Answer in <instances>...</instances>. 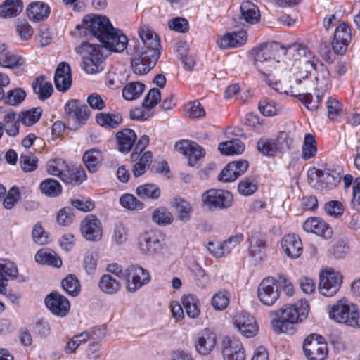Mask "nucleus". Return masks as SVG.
Here are the masks:
<instances>
[{
  "instance_id": "obj_1",
  "label": "nucleus",
  "mask_w": 360,
  "mask_h": 360,
  "mask_svg": "<svg viewBox=\"0 0 360 360\" xmlns=\"http://www.w3.org/2000/svg\"><path fill=\"white\" fill-rule=\"evenodd\" d=\"M139 35L142 45L136 48L131 64L136 75H143L155 65L160 56V41L158 35L146 25L140 27Z\"/></svg>"
},
{
  "instance_id": "obj_2",
  "label": "nucleus",
  "mask_w": 360,
  "mask_h": 360,
  "mask_svg": "<svg viewBox=\"0 0 360 360\" xmlns=\"http://www.w3.org/2000/svg\"><path fill=\"white\" fill-rule=\"evenodd\" d=\"M276 47V44L271 42L261 44L252 50L254 65L256 69L264 76L270 75L280 63L275 58L278 56Z\"/></svg>"
},
{
  "instance_id": "obj_3",
  "label": "nucleus",
  "mask_w": 360,
  "mask_h": 360,
  "mask_svg": "<svg viewBox=\"0 0 360 360\" xmlns=\"http://www.w3.org/2000/svg\"><path fill=\"white\" fill-rule=\"evenodd\" d=\"M112 25L106 16L94 14L85 15L82 24L76 26L77 30H84L85 35H88L87 32H89L100 42L104 39L110 30H112Z\"/></svg>"
},
{
  "instance_id": "obj_4",
  "label": "nucleus",
  "mask_w": 360,
  "mask_h": 360,
  "mask_svg": "<svg viewBox=\"0 0 360 360\" xmlns=\"http://www.w3.org/2000/svg\"><path fill=\"white\" fill-rule=\"evenodd\" d=\"M81 48L89 54L88 56L83 58L81 63L82 68L86 73L94 74L104 69V58L100 45L86 41L82 44Z\"/></svg>"
},
{
  "instance_id": "obj_5",
  "label": "nucleus",
  "mask_w": 360,
  "mask_h": 360,
  "mask_svg": "<svg viewBox=\"0 0 360 360\" xmlns=\"http://www.w3.org/2000/svg\"><path fill=\"white\" fill-rule=\"evenodd\" d=\"M124 280L127 290L135 292L150 282V276L148 270L139 265L134 264L124 269Z\"/></svg>"
},
{
  "instance_id": "obj_6",
  "label": "nucleus",
  "mask_w": 360,
  "mask_h": 360,
  "mask_svg": "<svg viewBox=\"0 0 360 360\" xmlns=\"http://www.w3.org/2000/svg\"><path fill=\"white\" fill-rule=\"evenodd\" d=\"M65 112L69 124H72L75 129L84 124L91 113L88 106L79 100L69 101L65 106Z\"/></svg>"
},
{
  "instance_id": "obj_7",
  "label": "nucleus",
  "mask_w": 360,
  "mask_h": 360,
  "mask_svg": "<svg viewBox=\"0 0 360 360\" xmlns=\"http://www.w3.org/2000/svg\"><path fill=\"white\" fill-rule=\"evenodd\" d=\"M342 276L333 269L326 270L320 274L319 290L326 297H333L340 290Z\"/></svg>"
},
{
  "instance_id": "obj_8",
  "label": "nucleus",
  "mask_w": 360,
  "mask_h": 360,
  "mask_svg": "<svg viewBox=\"0 0 360 360\" xmlns=\"http://www.w3.org/2000/svg\"><path fill=\"white\" fill-rule=\"evenodd\" d=\"M321 335L313 334L305 338L303 349L309 360H323L328 354V347Z\"/></svg>"
},
{
  "instance_id": "obj_9",
  "label": "nucleus",
  "mask_w": 360,
  "mask_h": 360,
  "mask_svg": "<svg viewBox=\"0 0 360 360\" xmlns=\"http://www.w3.org/2000/svg\"><path fill=\"white\" fill-rule=\"evenodd\" d=\"M176 149L188 158V165L198 167L205 156L203 148L195 142L182 140L175 144Z\"/></svg>"
},
{
  "instance_id": "obj_10",
  "label": "nucleus",
  "mask_w": 360,
  "mask_h": 360,
  "mask_svg": "<svg viewBox=\"0 0 360 360\" xmlns=\"http://www.w3.org/2000/svg\"><path fill=\"white\" fill-rule=\"evenodd\" d=\"M202 201L210 208L226 209L231 206L233 196L227 191L211 189L202 195Z\"/></svg>"
},
{
  "instance_id": "obj_11",
  "label": "nucleus",
  "mask_w": 360,
  "mask_h": 360,
  "mask_svg": "<svg viewBox=\"0 0 360 360\" xmlns=\"http://www.w3.org/2000/svg\"><path fill=\"white\" fill-rule=\"evenodd\" d=\"M221 346L224 360H245V349L240 340L224 336Z\"/></svg>"
},
{
  "instance_id": "obj_12",
  "label": "nucleus",
  "mask_w": 360,
  "mask_h": 360,
  "mask_svg": "<svg viewBox=\"0 0 360 360\" xmlns=\"http://www.w3.org/2000/svg\"><path fill=\"white\" fill-rule=\"evenodd\" d=\"M257 295L263 304L273 305L280 295L276 279L271 276L264 278L258 286Z\"/></svg>"
},
{
  "instance_id": "obj_13",
  "label": "nucleus",
  "mask_w": 360,
  "mask_h": 360,
  "mask_svg": "<svg viewBox=\"0 0 360 360\" xmlns=\"http://www.w3.org/2000/svg\"><path fill=\"white\" fill-rule=\"evenodd\" d=\"M82 236L89 241H98L102 238L103 228L101 221L94 214H88L81 221Z\"/></svg>"
},
{
  "instance_id": "obj_14",
  "label": "nucleus",
  "mask_w": 360,
  "mask_h": 360,
  "mask_svg": "<svg viewBox=\"0 0 360 360\" xmlns=\"http://www.w3.org/2000/svg\"><path fill=\"white\" fill-rule=\"evenodd\" d=\"M163 236L153 232H146L139 236V248L146 255H153L161 250Z\"/></svg>"
},
{
  "instance_id": "obj_15",
  "label": "nucleus",
  "mask_w": 360,
  "mask_h": 360,
  "mask_svg": "<svg viewBox=\"0 0 360 360\" xmlns=\"http://www.w3.org/2000/svg\"><path fill=\"white\" fill-rule=\"evenodd\" d=\"M273 43L276 44L277 46L276 51L278 56H283L285 57V59L288 60V62H285V70L292 72L293 74L296 73L295 68H297L298 60L297 53L299 51H302L305 53L306 49L304 48V45L299 43H295L289 45L288 46H284L278 42L274 41Z\"/></svg>"
},
{
  "instance_id": "obj_16",
  "label": "nucleus",
  "mask_w": 360,
  "mask_h": 360,
  "mask_svg": "<svg viewBox=\"0 0 360 360\" xmlns=\"http://www.w3.org/2000/svg\"><path fill=\"white\" fill-rule=\"evenodd\" d=\"M101 43V49L105 48L111 51L122 52L127 48L128 39L121 30L112 27Z\"/></svg>"
},
{
  "instance_id": "obj_17",
  "label": "nucleus",
  "mask_w": 360,
  "mask_h": 360,
  "mask_svg": "<svg viewBox=\"0 0 360 360\" xmlns=\"http://www.w3.org/2000/svg\"><path fill=\"white\" fill-rule=\"evenodd\" d=\"M47 308L55 315H66L70 310L69 300L63 295L54 291L45 298Z\"/></svg>"
},
{
  "instance_id": "obj_18",
  "label": "nucleus",
  "mask_w": 360,
  "mask_h": 360,
  "mask_svg": "<svg viewBox=\"0 0 360 360\" xmlns=\"http://www.w3.org/2000/svg\"><path fill=\"white\" fill-rule=\"evenodd\" d=\"M0 65L4 68L15 70L17 72H22L24 70V59L8 50L5 44H1Z\"/></svg>"
},
{
  "instance_id": "obj_19",
  "label": "nucleus",
  "mask_w": 360,
  "mask_h": 360,
  "mask_svg": "<svg viewBox=\"0 0 360 360\" xmlns=\"http://www.w3.org/2000/svg\"><path fill=\"white\" fill-rule=\"evenodd\" d=\"M302 321L301 316H276L271 320V325L276 334L294 333L295 325Z\"/></svg>"
},
{
  "instance_id": "obj_20",
  "label": "nucleus",
  "mask_w": 360,
  "mask_h": 360,
  "mask_svg": "<svg viewBox=\"0 0 360 360\" xmlns=\"http://www.w3.org/2000/svg\"><path fill=\"white\" fill-rule=\"evenodd\" d=\"M234 328L244 337H255L259 330V326L254 316H234L232 321Z\"/></svg>"
},
{
  "instance_id": "obj_21",
  "label": "nucleus",
  "mask_w": 360,
  "mask_h": 360,
  "mask_svg": "<svg viewBox=\"0 0 360 360\" xmlns=\"http://www.w3.org/2000/svg\"><path fill=\"white\" fill-rule=\"evenodd\" d=\"M317 188L331 190L340 182L341 176L336 170L330 169H317L316 171Z\"/></svg>"
},
{
  "instance_id": "obj_22",
  "label": "nucleus",
  "mask_w": 360,
  "mask_h": 360,
  "mask_svg": "<svg viewBox=\"0 0 360 360\" xmlns=\"http://www.w3.org/2000/svg\"><path fill=\"white\" fill-rule=\"evenodd\" d=\"M55 86L59 91L65 92L71 86L72 76L70 65L66 62L58 64L54 76Z\"/></svg>"
},
{
  "instance_id": "obj_23",
  "label": "nucleus",
  "mask_w": 360,
  "mask_h": 360,
  "mask_svg": "<svg viewBox=\"0 0 360 360\" xmlns=\"http://www.w3.org/2000/svg\"><path fill=\"white\" fill-rule=\"evenodd\" d=\"M303 229L307 232L314 233L325 239H329L333 236L332 228L323 220L317 217L307 219L303 224Z\"/></svg>"
},
{
  "instance_id": "obj_24",
  "label": "nucleus",
  "mask_w": 360,
  "mask_h": 360,
  "mask_svg": "<svg viewBox=\"0 0 360 360\" xmlns=\"http://www.w3.org/2000/svg\"><path fill=\"white\" fill-rule=\"evenodd\" d=\"M248 255L257 262L263 259L266 252V240L260 233H253L248 239Z\"/></svg>"
},
{
  "instance_id": "obj_25",
  "label": "nucleus",
  "mask_w": 360,
  "mask_h": 360,
  "mask_svg": "<svg viewBox=\"0 0 360 360\" xmlns=\"http://www.w3.org/2000/svg\"><path fill=\"white\" fill-rule=\"evenodd\" d=\"M216 342V333L210 329H205L197 338L195 346L200 354L207 355L214 349Z\"/></svg>"
},
{
  "instance_id": "obj_26",
  "label": "nucleus",
  "mask_w": 360,
  "mask_h": 360,
  "mask_svg": "<svg viewBox=\"0 0 360 360\" xmlns=\"http://www.w3.org/2000/svg\"><path fill=\"white\" fill-rule=\"evenodd\" d=\"M247 33L244 30L233 32L224 34L217 40V44L221 49L236 48L243 45L246 41Z\"/></svg>"
},
{
  "instance_id": "obj_27",
  "label": "nucleus",
  "mask_w": 360,
  "mask_h": 360,
  "mask_svg": "<svg viewBox=\"0 0 360 360\" xmlns=\"http://www.w3.org/2000/svg\"><path fill=\"white\" fill-rule=\"evenodd\" d=\"M282 248L288 257L297 258L302 252V243L298 236L288 234L283 238Z\"/></svg>"
},
{
  "instance_id": "obj_28",
  "label": "nucleus",
  "mask_w": 360,
  "mask_h": 360,
  "mask_svg": "<svg viewBox=\"0 0 360 360\" xmlns=\"http://www.w3.org/2000/svg\"><path fill=\"white\" fill-rule=\"evenodd\" d=\"M17 275L18 269L13 262L6 260L0 262V293L6 292L7 281L15 278Z\"/></svg>"
},
{
  "instance_id": "obj_29",
  "label": "nucleus",
  "mask_w": 360,
  "mask_h": 360,
  "mask_svg": "<svg viewBox=\"0 0 360 360\" xmlns=\"http://www.w3.org/2000/svg\"><path fill=\"white\" fill-rule=\"evenodd\" d=\"M328 309L329 315H354L359 313L357 305L345 298L339 300Z\"/></svg>"
},
{
  "instance_id": "obj_30",
  "label": "nucleus",
  "mask_w": 360,
  "mask_h": 360,
  "mask_svg": "<svg viewBox=\"0 0 360 360\" xmlns=\"http://www.w3.org/2000/svg\"><path fill=\"white\" fill-rule=\"evenodd\" d=\"M27 13L29 18L35 22L42 21L46 19L50 14L49 6L41 1H34L27 8Z\"/></svg>"
},
{
  "instance_id": "obj_31",
  "label": "nucleus",
  "mask_w": 360,
  "mask_h": 360,
  "mask_svg": "<svg viewBox=\"0 0 360 360\" xmlns=\"http://www.w3.org/2000/svg\"><path fill=\"white\" fill-rule=\"evenodd\" d=\"M241 18L246 22L254 25L260 20V11L258 6L250 1H243L240 6Z\"/></svg>"
},
{
  "instance_id": "obj_32",
  "label": "nucleus",
  "mask_w": 360,
  "mask_h": 360,
  "mask_svg": "<svg viewBox=\"0 0 360 360\" xmlns=\"http://www.w3.org/2000/svg\"><path fill=\"white\" fill-rule=\"evenodd\" d=\"M118 148L121 152H129L131 150L136 139V133L131 129H124L116 134Z\"/></svg>"
},
{
  "instance_id": "obj_33",
  "label": "nucleus",
  "mask_w": 360,
  "mask_h": 360,
  "mask_svg": "<svg viewBox=\"0 0 360 360\" xmlns=\"http://www.w3.org/2000/svg\"><path fill=\"white\" fill-rule=\"evenodd\" d=\"M86 178V172L82 167L70 168L68 165L60 176V179L68 184H80Z\"/></svg>"
},
{
  "instance_id": "obj_34",
  "label": "nucleus",
  "mask_w": 360,
  "mask_h": 360,
  "mask_svg": "<svg viewBox=\"0 0 360 360\" xmlns=\"http://www.w3.org/2000/svg\"><path fill=\"white\" fill-rule=\"evenodd\" d=\"M32 86L34 93L41 101L48 99L53 91L52 84L49 82H45L44 76H39L34 79Z\"/></svg>"
},
{
  "instance_id": "obj_35",
  "label": "nucleus",
  "mask_w": 360,
  "mask_h": 360,
  "mask_svg": "<svg viewBox=\"0 0 360 360\" xmlns=\"http://www.w3.org/2000/svg\"><path fill=\"white\" fill-rule=\"evenodd\" d=\"M304 48L306 49L305 53L299 51L297 53L298 56L297 67L300 65H303L307 73L310 72L311 70H318L319 60L307 46L304 45Z\"/></svg>"
},
{
  "instance_id": "obj_36",
  "label": "nucleus",
  "mask_w": 360,
  "mask_h": 360,
  "mask_svg": "<svg viewBox=\"0 0 360 360\" xmlns=\"http://www.w3.org/2000/svg\"><path fill=\"white\" fill-rule=\"evenodd\" d=\"M173 207L175 208L177 219L186 223L191 219L193 207L191 205L181 198H176L173 201Z\"/></svg>"
},
{
  "instance_id": "obj_37",
  "label": "nucleus",
  "mask_w": 360,
  "mask_h": 360,
  "mask_svg": "<svg viewBox=\"0 0 360 360\" xmlns=\"http://www.w3.org/2000/svg\"><path fill=\"white\" fill-rule=\"evenodd\" d=\"M35 259L37 262L41 264L51 265L55 267H60L62 265V260L56 253L48 248L39 250L36 255Z\"/></svg>"
},
{
  "instance_id": "obj_38",
  "label": "nucleus",
  "mask_w": 360,
  "mask_h": 360,
  "mask_svg": "<svg viewBox=\"0 0 360 360\" xmlns=\"http://www.w3.org/2000/svg\"><path fill=\"white\" fill-rule=\"evenodd\" d=\"M83 161L91 173L98 171L102 161L101 152L96 148L86 151L83 155Z\"/></svg>"
},
{
  "instance_id": "obj_39",
  "label": "nucleus",
  "mask_w": 360,
  "mask_h": 360,
  "mask_svg": "<svg viewBox=\"0 0 360 360\" xmlns=\"http://www.w3.org/2000/svg\"><path fill=\"white\" fill-rule=\"evenodd\" d=\"M23 9L21 0H6L0 6V15L3 18H11L19 15Z\"/></svg>"
},
{
  "instance_id": "obj_40",
  "label": "nucleus",
  "mask_w": 360,
  "mask_h": 360,
  "mask_svg": "<svg viewBox=\"0 0 360 360\" xmlns=\"http://www.w3.org/2000/svg\"><path fill=\"white\" fill-rule=\"evenodd\" d=\"M220 152L226 155H239L245 150L243 143L238 139L220 143L218 146Z\"/></svg>"
},
{
  "instance_id": "obj_41",
  "label": "nucleus",
  "mask_w": 360,
  "mask_h": 360,
  "mask_svg": "<svg viewBox=\"0 0 360 360\" xmlns=\"http://www.w3.org/2000/svg\"><path fill=\"white\" fill-rule=\"evenodd\" d=\"M309 309L308 302L301 300L294 304H285L280 309V311L282 315H308Z\"/></svg>"
},
{
  "instance_id": "obj_42",
  "label": "nucleus",
  "mask_w": 360,
  "mask_h": 360,
  "mask_svg": "<svg viewBox=\"0 0 360 360\" xmlns=\"http://www.w3.org/2000/svg\"><path fill=\"white\" fill-rule=\"evenodd\" d=\"M40 190L41 193L46 196L55 198L62 193V186L56 179L49 178L44 180L40 184Z\"/></svg>"
},
{
  "instance_id": "obj_43",
  "label": "nucleus",
  "mask_w": 360,
  "mask_h": 360,
  "mask_svg": "<svg viewBox=\"0 0 360 360\" xmlns=\"http://www.w3.org/2000/svg\"><path fill=\"white\" fill-rule=\"evenodd\" d=\"M120 114L99 113L96 116V122L101 127L107 129H114L122 122Z\"/></svg>"
},
{
  "instance_id": "obj_44",
  "label": "nucleus",
  "mask_w": 360,
  "mask_h": 360,
  "mask_svg": "<svg viewBox=\"0 0 360 360\" xmlns=\"http://www.w3.org/2000/svg\"><path fill=\"white\" fill-rule=\"evenodd\" d=\"M98 285L103 292L110 295L117 292L121 288L120 282L109 274L102 276Z\"/></svg>"
},
{
  "instance_id": "obj_45",
  "label": "nucleus",
  "mask_w": 360,
  "mask_h": 360,
  "mask_svg": "<svg viewBox=\"0 0 360 360\" xmlns=\"http://www.w3.org/2000/svg\"><path fill=\"white\" fill-rule=\"evenodd\" d=\"M4 131L10 136H15L19 133V121L16 120V115L13 112H8L4 115Z\"/></svg>"
},
{
  "instance_id": "obj_46",
  "label": "nucleus",
  "mask_w": 360,
  "mask_h": 360,
  "mask_svg": "<svg viewBox=\"0 0 360 360\" xmlns=\"http://www.w3.org/2000/svg\"><path fill=\"white\" fill-rule=\"evenodd\" d=\"M137 195L142 199H158L161 194L160 188L154 184H146L136 188Z\"/></svg>"
},
{
  "instance_id": "obj_47",
  "label": "nucleus",
  "mask_w": 360,
  "mask_h": 360,
  "mask_svg": "<svg viewBox=\"0 0 360 360\" xmlns=\"http://www.w3.org/2000/svg\"><path fill=\"white\" fill-rule=\"evenodd\" d=\"M63 290L70 296L77 297L81 290L80 283L74 274H68L61 283Z\"/></svg>"
},
{
  "instance_id": "obj_48",
  "label": "nucleus",
  "mask_w": 360,
  "mask_h": 360,
  "mask_svg": "<svg viewBox=\"0 0 360 360\" xmlns=\"http://www.w3.org/2000/svg\"><path fill=\"white\" fill-rule=\"evenodd\" d=\"M146 86L139 82H132L127 84L122 90L124 99L132 101L139 98L144 91Z\"/></svg>"
},
{
  "instance_id": "obj_49",
  "label": "nucleus",
  "mask_w": 360,
  "mask_h": 360,
  "mask_svg": "<svg viewBox=\"0 0 360 360\" xmlns=\"http://www.w3.org/2000/svg\"><path fill=\"white\" fill-rule=\"evenodd\" d=\"M182 306L187 315H199L200 302L198 297L193 295H184L181 297Z\"/></svg>"
},
{
  "instance_id": "obj_50",
  "label": "nucleus",
  "mask_w": 360,
  "mask_h": 360,
  "mask_svg": "<svg viewBox=\"0 0 360 360\" xmlns=\"http://www.w3.org/2000/svg\"><path fill=\"white\" fill-rule=\"evenodd\" d=\"M153 153L150 151L145 152L135 163L132 168V173L135 177L143 175L152 162Z\"/></svg>"
},
{
  "instance_id": "obj_51",
  "label": "nucleus",
  "mask_w": 360,
  "mask_h": 360,
  "mask_svg": "<svg viewBox=\"0 0 360 360\" xmlns=\"http://www.w3.org/2000/svg\"><path fill=\"white\" fill-rule=\"evenodd\" d=\"M317 152L316 143L313 135L307 134L304 139L302 148V157L304 160H308L314 157Z\"/></svg>"
},
{
  "instance_id": "obj_52",
  "label": "nucleus",
  "mask_w": 360,
  "mask_h": 360,
  "mask_svg": "<svg viewBox=\"0 0 360 360\" xmlns=\"http://www.w3.org/2000/svg\"><path fill=\"white\" fill-rule=\"evenodd\" d=\"M40 107L34 108L25 112H22L18 118L26 126H32L38 122L42 114Z\"/></svg>"
},
{
  "instance_id": "obj_53",
  "label": "nucleus",
  "mask_w": 360,
  "mask_h": 360,
  "mask_svg": "<svg viewBox=\"0 0 360 360\" xmlns=\"http://www.w3.org/2000/svg\"><path fill=\"white\" fill-rule=\"evenodd\" d=\"M349 249L347 238H340L330 250L329 253L335 259H342L348 253Z\"/></svg>"
},
{
  "instance_id": "obj_54",
  "label": "nucleus",
  "mask_w": 360,
  "mask_h": 360,
  "mask_svg": "<svg viewBox=\"0 0 360 360\" xmlns=\"http://www.w3.org/2000/svg\"><path fill=\"white\" fill-rule=\"evenodd\" d=\"M152 219L159 225L170 224L174 219L172 214L165 207H159L155 210Z\"/></svg>"
},
{
  "instance_id": "obj_55",
  "label": "nucleus",
  "mask_w": 360,
  "mask_h": 360,
  "mask_svg": "<svg viewBox=\"0 0 360 360\" xmlns=\"http://www.w3.org/2000/svg\"><path fill=\"white\" fill-rule=\"evenodd\" d=\"M68 165H66L64 160L62 158H55L50 160L47 162V172L49 174L56 176L60 178L62 174L66 169Z\"/></svg>"
},
{
  "instance_id": "obj_56",
  "label": "nucleus",
  "mask_w": 360,
  "mask_h": 360,
  "mask_svg": "<svg viewBox=\"0 0 360 360\" xmlns=\"http://www.w3.org/2000/svg\"><path fill=\"white\" fill-rule=\"evenodd\" d=\"M75 219L74 210L71 207H65L60 209L57 214L56 221L63 226L70 225Z\"/></svg>"
},
{
  "instance_id": "obj_57",
  "label": "nucleus",
  "mask_w": 360,
  "mask_h": 360,
  "mask_svg": "<svg viewBox=\"0 0 360 360\" xmlns=\"http://www.w3.org/2000/svg\"><path fill=\"white\" fill-rule=\"evenodd\" d=\"M229 304V292L226 291H219L215 293L211 300V304L217 311H222Z\"/></svg>"
},
{
  "instance_id": "obj_58",
  "label": "nucleus",
  "mask_w": 360,
  "mask_h": 360,
  "mask_svg": "<svg viewBox=\"0 0 360 360\" xmlns=\"http://www.w3.org/2000/svg\"><path fill=\"white\" fill-rule=\"evenodd\" d=\"M328 109V117L330 120H336L340 117L343 113L342 106L336 98H329L326 103Z\"/></svg>"
},
{
  "instance_id": "obj_59",
  "label": "nucleus",
  "mask_w": 360,
  "mask_h": 360,
  "mask_svg": "<svg viewBox=\"0 0 360 360\" xmlns=\"http://www.w3.org/2000/svg\"><path fill=\"white\" fill-rule=\"evenodd\" d=\"M21 194L19 188L16 186L11 187L3 201V206L7 210H11L20 200Z\"/></svg>"
},
{
  "instance_id": "obj_60",
  "label": "nucleus",
  "mask_w": 360,
  "mask_h": 360,
  "mask_svg": "<svg viewBox=\"0 0 360 360\" xmlns=\"http://www.w3.org/2000/svg\"><path fill=\"white\" fill-rule=\"evenodd\" d=\"M161 99L160 91L157 88L151 89L143 101V108L148 110L153 108Z\"/></svg>"
},
{
  "instance_id": "obj_61",
  "label": "nucleus",
  "mask_w": 360,
  "mask_h": 360,
  "mask_svg": "<svg viewBox=\"0 0 360 360\" xmlns=\"http://www.w3.org/2000/svg\"><path fill=\"white\" fill-rule=\"evenodd\" d=\"M276 152L285 153L290 150L292 140L285 131H280L277 138L274 140Z\"/></svg>"
},
{
  "instance_id": "obj_62",
  "label": "nucleus",
  "mask_w": 360,
  "mask_h": 360,
  "mask_svg": "<svg viewBox=\"0 0 360 360\" xmlns=\"http://www.w3.org/2000/svg\"><path fill=\"white\" fill-rule=\"evenodd\" d=\"M257 189L255 181L252 178H245L241 180L238 186V192L245 196L253 194Z\"/></svg>"
},
{
  "instance_id": "obj_63",
  "label": "nucleus",
  "mask_w": 360,
  "mask_h": 360,
  "mask_svg": "<svg viewBox=\"0 0 360 360\" xmlns=\"http://www.w3.org/2000/svg\"><path fill=\"white\" fill-rule=\"evenodd\" d=\"M257 148L262 154L267 156H274L277 153L272 139H260L257 142Z\"/></svg>"
},
{
  "instance_id": "obj_64",
  "label": "nucleus",
  "mask_w": 360,
  "mask_h": 360,
  "mask_svg": "<svg viewBox=\"0 0 360 360\" xmlns=\"http://www.w3.org/2000/svg\"><path fill=\"white\" fill-rule=\"evenodd\" d=\"M70 204L73 207L82 212L91 211L95 207L94 202L91 199L83 196L71 198Z\"/></svg>"
}]
</instances>
